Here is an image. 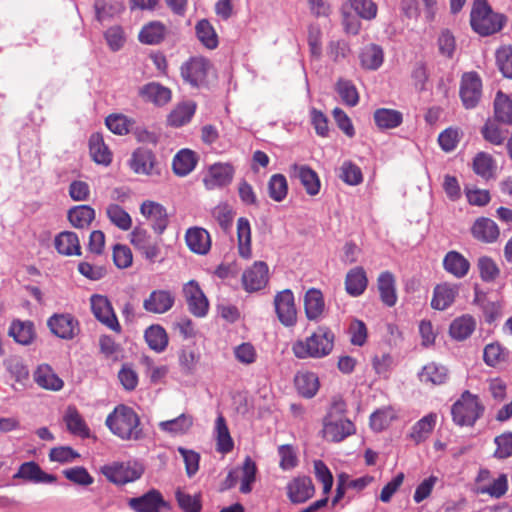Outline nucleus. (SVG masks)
Returning <instances> with one entry per match:
<instances>
[{"label": "nucleus", "mask_w": 512, "mask_h": 512, "mask_svg": "<svg viewBox=\"0 0 512 512\" xmlns=\"http://www.w3.org/2000/svg\"><path fill=\"white\" fill-rule=\"evenodd\" d=\"M8 335L21 345H30L35 339V328L31 321H12Z\"/></svg>", "instance_id": "28"}, {"label": "nucleus", "mask_w": 512, "mask_h": 512, "mask_svg": "<svg viewBox=\"0 0 512 512\" xmlns=\"http://www.w3.org/2000/svg\"><path fill=\"white\" fill-rule=\"evenodd\" d=\"M334 346V334L325 326L318 329L305 340L296 341L292 350L299 359L323 358L329 355Z\"/></svg>", "instance_id": "2"}, {"label": "nucleus", "mask_w": 512, "mask_h": 512, "mask_svg": "<svg viewBox=\"0 0 512 512\" xmlns=\"http://www.w3.org/2000/svg\"><path fill=\"white\" fill-rule=\"evenodd\" d=\"M496 63L503 76L512 79V48L501 47L498 49Z\"/></svg>", "instance_id": "64"}, {"label": "nucleus", "mask_w": 512, "mask_h": 512, "mask_svg": "<svg viewBox=\"0 0 512 512\" xmlns=\"http://www.w3.org/2000/svg\"><path fill=\"white\" fill-rule=\"evenodd\" d=\"M105 424L115 436L124 441H139L145 437L138 414L123 404L114 408Z\"/></svg>", "instance_id": "1"}, {"label": "nucleus", "mask_w": 512, "mask_h": 512, "mask_svg": "<svg viewBox=\"0 0 512 512\" xmlns=\"http://www.w3.org/2000/svg\"><path fill=\"white\" fill-rule=\"evenodd\" d=\"M68 220L77 229L89 227L95 218V210L88 205H79L68 211Z\"/></svg>", "instance_id": "37"}, {"label": "nucleus", "mask_w": 512, "mask_h": 512, "mask_svg": "<svg viewBox=\"0 0 512 512\" xmlns=\"http://www.w3.org/2000/svg\"><path fill=\"white\" fill-rule=\"evenodd\" d=\"M62 473L66 479L80 486H89L94 482V478L82 466L67 468Z\"/></svg>", "instance_id": "60"}, {"label": "nucleus", "mask_w": 512, "mask_h": 512, "mask_svg": "<svg viewBox=\"0 0 512 512\" xmlns=\"http://www.w3.org/2000/svg\"><path fill=\"white\" fill-rule=\"evenodd\" d=\"M175 303V296L169 290H153L143 301V308L153 314H164L168 312Z\"/></svg>", "instance_id": "17"}, {"label": "nucleus", "mask_w": 512, "mask_h": 512, "mask_svg": "<svg viewBox=\"0 0 512 512\" xmlns=\"http://www.w3.org/2000/svg\"><path fill=\"white\" fill-rule=\"evenodd\" d=\"M196 103L193 101L182 102L177 105L168 116V123L173 127H181L188 122L195 114Z\"/></svg>", "instance_id": "35"}, {"label": "nucleus", "mask_w": 512, "mask_h": 512, "mask_svg": "<svg viewBox=\"0 0 512 512\" xmlns=\"http://www.w3.org/2000/svg\"><path fill=\"white\" fill-rule=\"evenodd\" d=\"M102 474L116 485L136 481L143 474V468L136 462H114L101 468Z\"/></svg>", "instance_id": "5"}, {"label": "nucleus", "mask_w": 512, "mask_h": 512, "mask_svg": "<svg viewBox=\"0 0 512 512\" xmlns=\"http://www.w3.org/2000/svg\"><path fill=\"white\" fill-rule=\"evenodd\" d=\"M193 425V418L187 414H181L180 416L167 420L161 421L158 427L161 431L171 435H181L189 431Z\"/></svg>", "instance_id": "39"}, {"label": "nucleus", "mask_w": 512, "mask_h": 512, "mask_svg": "<svg viewBox=\"0 0 512 512\" xmlns=\"http://www.w3.org/2000/svg\"><path fill=\"white\" fill-rule=\"evenodd\" d=\"M471 233L479 241L493 243L498 239L500 230L492 219L481 217L474 222Z\"/></svg>", "instance_id": "25"}, {"label": "nucleus", "mask_w": 512, "mask_h": 512, "mask_svg": "<svg viewBox=\"0 0 512 512\" xmlns=\"http://www.w3.org/2000/svg\"><path fill=\"white\" fill-rule=\"evenodd\" d=\"M314 491L312 480L306 476L294 478L287 485V494L293 503L307 501L313 496Z\"/></svg>", "instance_id": "21"}, {"label": "nucleus", "mask_w": 512, "mask_h": 512, "mask_svg": "<svg viewBox=\"0 0 512 512\" xmlns=\"http://www.w3.org/2000/svg\"><path fill=\"white\" fill-rule=\"evenodd\" d=\"M183 294L187 301L189 311L197 316L203 317L207 314L209 302L198 282L190 280L183 286Z\"/></svg>", "instance_id": "12"}, {"label": "nucleus", "mask_w": 512, "mask_h": 512, "mask_svg": "<svg viewBox=\"0 0 512 512\" xmlns=\"http://www.w3.org/2000/svg\"><path fill=\"white\" fill-rule=\"evenodd\" d=\"M176 500L179 507L184 512H200L201 511V500L199 495H191L181 489H177L175 492Z\"/></svg>", "instance_id": "59"}, {"label": "nucleus", "mask_w": 512, "mask_h": 512, "mask_svg": "<svg viewBox=\"0 0 512 512\" xmlns=\"http://www.w3.org/2000/svg\"><path fill=\"white\" fill-rule=\"evenodd\" d=\"M140 213L150 222L153 231L161 235L169 224V216L166 208L155 201L145 200L140 205Z\"/></svg>", "instance_id": "9"}, {"label": "nucleus", "mask_w": 512, "mask_h": 512, "mask_svg": "<svg viewBox=\"0 0 512 512\" xmlns=\"http://www.w3.org/2000/svg\"><path fill=\"white\" fill-rule=\"evenodd\" d=\"M238 472L239 477H241L240 491L244 494L251 492L252 484L255 482L257 472L255 462L250 457H246Z\"/></svg>", "instance_id": "51"}, {"label": "nucleus", "mask_w": 512, "mask_h": 512, "mask_svg": "<svg viewBox=\"0 0 512 512\" xmlns=\"http://www.w3.org/2000/svg\"><path fill=\"white\" fill-rule=\"evenodd\" d=\"M291 175L299 179L307 194L315 196L320 191V180L317 173L306 165L294 164L291 167Z\"/></svg>", "instance_id": "23"}, {"label": "nucleus", "mask_w": 512, "mask_h": 512, "mask_svg": "<svg viewBox=\"0 0 512 512\" xmlns=\"http://www.w3.org/2000/svg\"><path fill=\"white\" fill-rule=\"evenodd\" d=\"M215 433L217 439V450L222 453H228L233 449L234 443L230 436L225 418L219 415L215 422Z\"/></svg>", "instance_id": "48"}, {"label": "nucleus", "mask_w": 512, "mask_h": 512, "mask_svg": "<svg viewBox=\"0 0 512 512\" xmlns=\"http://www.w3.org/2000/svg\"><path fill=\"white\" fill-rule=\"evenodd\" d=\"M128 505L135 512H162L163 508L168 507L162 494L156 489H151L142 496L129 499Z\"/></svg>", "instance_id": "14"}, {"label": "nucleus", "mask_w": 512, "mask_h": 512, "mask_svg": "<svg viewBox=\"0 0 512 512\" xmlns=\"http://www.w3.org/2000/svg\"><path fill=\"white\" fill-rule=\"evenodd\" d=\"M470 22L475 32L486 36L502 29L504 17L501 14L494 13L486 0H475Z\"/></svg>", "instance_id": "3"}, {"label": "nucleus", "mask_w": 512, "mask_h": 512, "mask_svg": "<svg viewBox=\"0 0 512 512\" xmlns=\"http://www.w3.org/2000/svg\"><path fill=\"white\" fill-rule=\"evenodd\" d=\"M234 175V168L229 163H215L208 169L203 182L207 189L213 190L227 186L231 183Z\"/></svg>", "instance_id": "15"}, {"label": "nucleus", "mask_w": 512, "mask_h": 512, "mask_svg": "<svg viewBox=\"0 0 512 512\" xmlns=\"http://www.w3.org/2000/svg\"><path fill=\"white\" fill-rule=\"evenodd\" d=\"M210 61L204 57H192L180 67L183 81L193 88L206 85L207 76L211 70Z\"/></svg>", "instance_id": "6"}, {"label": "nucleus", "mask_w": 512, "mask_h": 512, "mask_svg": "<svg viewBox=\"0 0 512 512\" xmlns=\"http://www.w3.org/2000/svg\"><path fill=\"white\" fill-rule=\"evenodd\" d=\"M196 35L199 41L208 49H214L218 45V37L217 34L211 25V23L206 20H200L196 26Z\"/></svg>", "instance_id": "50"}, {"label": "nucleus", "mask_w": 512, "mask_h": 512, "mask_svg": "<svg viewBox=\"0 0 512 512\" xmlns=\"http://www.w3.org/2000/svg\"><path fill=\"white\" fill-rule=\"evenodd\" d=\"M3 365L10 377L14 379L16 384L12 385L15 391L24 390L29 383V369L19 356H11L4 360Z\"/></svg>", "instance_id": "18"}, {"label": "nucleus", "mask_w": 512, "mask_h": 512, "mask_svg": "<svg viewBox=\"0 0 512 512\" xmlns=\"http://www.w3.org/2000/svg\"><path fill=\"white\" fill-rule=\"evenodd\" d=\"M35 382L47 390L58 391L63 387V381L48 365H40L34 373Z\"/></svg>", "instance_id": "34"}, {"label": "nucleus", "mask_w": 512, "mask_h": 512, "mask_svg": "<svg viewBox=\"0 0 512 512\" xmlns=\"http://www.w3.org/2000/svg\"><path fill=\"white\" fill-rule=\"evenodd\" d=\"M268 193L270 198L276 202H281L285 199L288 193V184L284 175L274 174L270 177Z\"/></svg>", "instance_id": "53"}, {"label": "nucleus", "mask_w": 512, "mask_h": 512, "mask_svg": "<svg viewBox=\"0 0 512 512\" xmlns=\"http://www.w3.org/2000/svg\"><path fill=\"white\" fill-rule=\"evenodd\" d=\"M14 479H23L31 483L51 484L56 482L57 478L53 474H48L34 461L24 462L18 468L13 476Z\"/></svg>", "instance_id": "19"}, {"label": "nucleus", "mask_w": 512, "mask_h": 512, "mask_svg": "<svg viewBox=\"0 0 512 512\" xmlns=\"http://www.w3.org/2000/svg\"><path fill=\"white\" fill-rule=\"evenodd\" d=\"M459 93L465 108L472 109L476 107L482 95V82L476 72L463 74Z\"/></svg>", "instance_id": "10"}, {"label": "nucleus", "mask_w": 512, "mask_h": 512, "mask_svg": "<svg viewBox=\"0 0 512 512\" xmlns=\"http://www.w3.org/2000/svg\"><path fill=\"white\" fill-rule=\"evenodd\" d=\"M154 164V154L151 150L145 148L135 150L130 160V167L137 174L152 175Z\"/></svg>", "instance_id": "27"}, {"label": "nucleus", "mask_w": 512, "mask_h": 512, "mask_svg": "<svg viewBox=\"0 0 512 512\" xmlns=\"http://www.w3.org/2000/svg\"><path fill=\"white\" fill-rule=\"evenodd\" d=\"M166 33V27L159 21H153L146 24L139 33V40L141 43L148 45H156L160 43Z\"/></svg>", "instance_id": "40"}, {"label": "nucleus", "mask_w": 512, "mask_h": 512, "mask_svg": "<svg viewBox=\"0 0 512 512\" xmlns=\"http://www.w3.org/2000/svg\"><path fill=\"white\" fill-rule=\"evenodd\" d=\"M437 421L436 413H429L418 420L411 428L409 438L419 444L425 441L432 433Z\"/></svg>", "instance_id": "30"}, {"label": "nucleus", "mask_w": 512, "mask_h": 512, "mask_svg": "<svg viewBox=\"0 0 512 512\" xmlns=\"http://www.w3.org/2000/svg\"><path fill=\"white\" fill-rule=\"evenodd\" d=\"M459 293V286L451 283H441L435 286L431 307L435 310L443 311L450 307Z\"/></svg>", "instance_id": "20"}, {"label": "nucleus", "mask_w": 512, "mask_h": 512, "mask_svg": "<svg viewBox=\"0 0 512 512\" xmlns=\"http://www.w3.org/2000/svg\"><path fill=\"white\" fill-rule=\"evenodd\" d=\"M374 121L381 129H393L402 123L403 116L400 111L380 108L374 112Z\"/></svg>", "instance_id": "41"}, {"label": "nucleus", "mask_w": 512, "mask_h": 512, "mask_svg": "<svg viewBox=\"0 0 512 512\" xmlns=\"http://www.w3.org/2000/svg\"><path fill=\"white\" fill-rule=\"evenodd\" d=\"M339 177L348 185H358L363 180L361 169L350 161H345L340 167Z\"/></svg>", "instance_id": "61"}, {"label": "nucleus", "mask_w": 512, "mask_h": 512, "mask_svg": "<svg viewBox=\"0 0 512 512\" xmlns=\"http://www.w3.org/2000/svg\"><path fill=\"white\" fill-rule=\"evenodd\" d=\"M483 412L484 406L478 396L469 391H464L451 407L453 421L459 426H473Z\"/></svg>", "instance_id": "4"}, {"label": "nucleus", "mask_w": 512, "mask_h": 512, "mask_svg": "<svg viewBox=\"0 0 512 512\" xmlns=\"http://www.w3.org/2000/svg\"><path fill=\"white\" fill-rule=\"evenodd\" d=\"M144 336L148 346L158 353L163 352L168 345L167 333L160 325L148 327Z\"/></svg>", "instance_id": "44"}, {"label": "nucleus", "mask_w": 512, "mask_h": 512, "mask_svg": "<svg viewBox=\"0 0 512 512\" xmlns=\"http://www.w3.org/2000/svg\"><path fill=\"white\" fill-rule=\"evenodd\" d=\"M237 237L239 254L243 258L251 256V227L248 219L239 218L237 221Z\"/></svg>", "instance_id": "43"}, {"label": "nucleus", "mask_w": 512, "mask_h": 512, "mask_svg": "<svg viewBox=\"0 0 512 512\" xmlns=\"http://www.w3.org/2000/svg\"><path fill=\"white\" fill-rule=\"evenodd\" d=\"M496 450L494 457L497 459H506L512 456V432H505L494 439Z\"/></svg>", "instance_id": "63"}, {"label": "nucleus", "mask_w": 512, "mask_h": 512, "mask_svg": "<svg viewBox=\"0 0 512 512\" xmlns=\"http://www.w3.org/2000/svg\"><path fill=\"white\" fill-rule=\"evenodd\" d=\"M378 289L384 304L392 307L397 302L395 277L389 271L382 272L378 277Z\"/></svg>", "instance_id": "33"}, {"label": "nucleus", "mask_w": 512, "mask_h": 512, "mask_svg": "<svg viewBox=\"0 0 512 512\" xmlns=\"http://www.w3.org/2000/svg\"><path fill=\"white\" fill-rule=\"evenodd\" d=\"M443 266L448 273L456 278H462L468 273L470 264L459 252L450 251L444 257Z\"/></svg>", "instance_id": "32"}, {"label": "nucleus", "mask_w": 512, "mask_h": 512, "mask_svg": "<svg viewBox=\"0 0 512 512\" xmlns=\"http://www.w3.org/2000/svg\"><path fill=\"white\" fill-rule=\"evenodd\" d=\"M55 248L62 255H81V246L79 238L76 233L71 231H64L56 236Z\"/></svg>", "instance_id": "29"}, {"label": "nucleus", "mask_w": 512, "mask_h": 512, "mask_svg": "<svg viewBox=\"0 0 512 512\" xmlns=\"http://www.w3.org/2000/svg\"><path fill=\"white\" fill-rule=\"evenodd\" d=\"M90 302L92 313L98 321L115 332L121 331L120 324L107 297L93 295Z\"/></svg>", "instance_id": "11"}, {"label": "nucleus", "mask_w": 512, "mask_h": 512, "mask_svg": "<svg viewBox=\"0 0 512 512\" xmlns=\"http://www.w3.org/2000/svg\"><path fill=\"white\" fill-rule=\"evenodd\" d=\"M508 490V478L506 474H500L490 485L479 487L477 492L487 494L493 498H501Z\"/></svg>", "instance_id": "57"}, {"label": "nucleus", "mask_w": 512, "mask_h": 512, "mask_svg": "<svg viewBox=\"0 0 512 512\" xmlns=\"http://www.w3.org/2000/svg\"><path fill=\"white\" fill-rule=\"evenodd\" d=\"M186 244L194 253L205 255L211 247L209 233L200 227L189 228L185 235Z\"/></svg>", "instance_id": "24"}, {"label": "nucleus", "mask_w": 512, "mask_h": 512, "mask_svg": "<svg viewBox=\"0 0 512 512\" xmlns=\"http://www.w3.org/2000/svg\"><path fill=\"white\" fill-rule=\"evenodd\" d=\"M139 94L145 101L163 106L171 100L172 93L168 87L157 82H150L140 89Z\"/></svg>", "instance_id": "26"}, {"label": "nucleus", "mask_w": 512, "mask_h": 512, "mask_svg": "<svg viewBox=\"0 0 512 512\" xmlns=\"http://www.w3.org/2000/svg\"><path fill=\"white\" fill-rule=\"evenodd\" d=\"M106 215L109 220L121 230L127 231L132 226L130 215L117 204L108 205Z\"/></svg>", "instance_id": "52"}, {"label": "nucleus", "mask_w": 512, "mask_h": 512, "mask_svg": "<svg viewBox=\"0 0 512 512\" xmlns=\"http://www.w3.org/2000/svg\"><path fill=\"white\" fill-rule=\"evenodd\" d=\"M494 115L498 122L512 125V100L500 91L494 100Z\"/></svg>", "instance_id": "45"}, {"label": "nucleus", "mask_w": 512, "mask_h": 512, "mask_svg": "<svg viewBox=\"0 0 512 512\" xmlns=\"http://www.w3.org/2000/svg\"><path fill=\"white\" fill-rule=\"evenodd\" d=\"M67 429L76 435L87 436L89 429L75 408L69 407L64 417Z\"/></svg>", "instance_id": "56"}, {"label": "nucleus", "mask_w": 512, "mask_h": 512, "mask_svg": "<svg viewBox=\"0 0 512 512\" xmlns=\"http://www.w3.org/2000/svg\"><path fill=\"white\" fill-rule=\"evenodd\" d=\"M448 378L446 367L434 362L425 365L419 373V379L422 383L431 385H441Z\"/></svg>", "instance_id": "36"}, {"label": "nucleus", "mask_w": 512, "mask_h": 512, "mask_svg": "<svg viewBox=\"0 0 512 512\" xmlns=\"http://www.w3.org/2000/svg\"><path fill=\"white\" fill-rule=\"evenodd\" d=\"M355 432L354 424L347 418L328 413L323 421V437L331 442L343 441Z\"/></svg>", "instance_id": "8"}, {"label": "nucleus", "mask_w": 512, "mask_h": 512, "mask_svg": "<svg viewBox=\"0 0 512 512\" xmlns=\"http://www.w3.org/2000/svg\"><path fill=\"white\" fill-rule=\"evenodd\" d=\"M473 170L478 176L484 179L491 178L495 170L492 157L484 152L478 153L473 160Z\"/></svg>", "instance_id": "55"}, {"label": "nucleus", "mask_w": 512, "mask_h": 512, "mask_svg": "<svg viewBox=\"0 0 512 512\" xmlns=\"http://www.w3.org/2000/svg\"><path fill=\"white\" fill-rule=\"evenodd\" d=\"M295 385L299 394L306 398L313 397L319 388L318 378L314 373H301L295 377Z\"/></svg>", "instance_id": "49"}, {"label": "nucleus", "mask_w": 512, "mask_h": 512, "mask_svg": "<svg viewBox=\"0 0 512 512\" xmlns=\"http://www.w3.org/2000/svg\"><path fill=\"white\" fill-rule=\"evenodd\" d=\"M200 360V354L194 350L182 349L178 355L181 371L185 375L194 374Z\"/></svg>", "instance_id": "58"}, {"label": "nucleus", "mask_w": 512, "mask_h": 512, "mask_svg": "<svg viewBox=\"0 0 512 512\" xmlns=\"http://www.w3.org/2000/svg\"><path fill=\"white\" fill-rule=\"evenodd\" d=\"M274 305L278 319L284 326L290 327L296 323L297 310L291 290L286 289L279 292L275 296Z\"/></svg>", "instance_id": "13"}, {"label": "nucleus", "mask_w": 512, "mask_h": 512, "mask_svg": "<svg viewBox=\"0 0 512 512\" xmlns=\"http://www.w3.org/2000/svg\"><path fill=\"white\" fill-rule=\"evenodd\" d=\"M361 64L364 68L370 70L378 69L384 59L383 50L376 44H370L363 48L360 54Z\"/></svg>", "instance_id": "46"}, {"label": "nucleus", "mask_w": 512, "mask_h": 512, "mask_svg": "<svg viewBox=\"0 0 512 512\" xmlns=\"http://www.w3.org/2000/svg\"><path fill=\"white\" fill-rule=\"evenodd\" d=\"M89 148L92 159L103 165H108L111 162V153L108 147L104 144L103 138L99 133H94L89 139Z\"/></svg>", "instance_id": "42"}, {"label": "nucleus", "mask_w": 512, "mask_h": 512, "mask_svg": "<svg viewBox=\"0 0 512 512\" xmlns=\"http://www.w3.org/2000/svg\"><path fill=\"white\" fill-rule=\"evenodd\" d=\"M507 357L508 351L499 343H490L484 348L483 360L488 366L496 367L505 362Z\"/></svg>", "instance_id": "54"}, {"label": "nucleus", "mask_w": 512, "mask_h": 512, "mask_svg": "<svg viewBox=\"0 0 512 512\" xmlns=\"http://www.w3.org/2000/svg\"><path fill=\"white\" fill-rule=\"evenodd\" d=\"M51 333L63 340H73L80 333L79 321L70 313H55L47 320Z\"/></svg>", "instance_id": "7"}, {"label": "nucleus", "mask_w": 512, "mask_h": 512, "mask_svg": "<svg viewBox=\"0 0 512 512\" xmlns=\"http://www.w3.org/2000/svg\"><path fill=\"white\" fill-rule=\"evenodd\" d=\"M476 322L470 315L456 318L450 325L449 333L453 339L462 341L467 339L475 330Z\"/></svg>", "instance_id": "38"}, {"label": "nucleus", "mask_w": 512, "mask_h": 512, "mask_svg": "<svg viewBox=\"0 0 512 512\" xmlns=\"http://www.w3.org/2000/svg\"><path fill=\"white\" fill-rule=\"evenodd\" d=\"M368 284L367 276L362 267H355L351 269L345 278L346 292L357 297L363 294Z\"/></svg>", "instance_id": "31"}, {"label": "nucleus", "mask_w": 512, "mask_h": 512, "mask_svg": "<svg viewBox=\"0 0 512 512\" xmlns=\"http://www.w3.org/2000/svg\"><path fill=\"white\" fill-rule=\"evenodd\" d=\"M268 266L263 261L255 262L242 275V284L248 292L264 288L268 282Z\"/></svg>", "instance_id": "16"}, {"label": "nucleus", "mask_w": 512, "mask_h": 512, "mask_svg": "<svg viewBox=\"0 0 512 512\" xmlns=\"http://www.w3.org/2000/svg\"><path fill=\"white\" fill-rule=\"evenodd\" d=\"M336 90L346 105L353 107L358 103L359 96L357 89L350 81L339 80L336 85Z\"/></svg>", "instance_id": "62"}, {"label": "nucleus", "mask_w": 512, "mask_h": 512, "mask_svg": "<svg viewBox=\"0 0 512 512\" xmlns=\"http://www.w3.org/2000/svg\"><path fill=\"white\" fill-rule=\"evenodd\" d=\"M304 310L308 320L318 321L325 310V302L322 292L316 288H310L304 295Z\"/></svg>", "instance_id": "22"}, {"label": "nucleus", "mask_w": 512, "mask_h": 512, "mask_svg": "<svg viewBox=\"0 0 512 512\" xmlns=\"http://www.w3.org/2000/svg\"><path fill=\"white\" fill-rule=\"evenodd\" d=\"M173 170L179 176H186L196 165L194 152L188 149L179 151L173 159Z\"/></svg>", "instance_id": "47"}]
</instances>
